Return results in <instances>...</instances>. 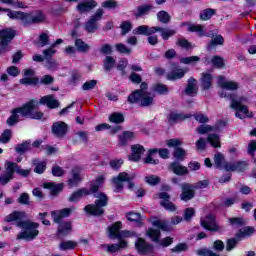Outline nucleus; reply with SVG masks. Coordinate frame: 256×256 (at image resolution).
Listing matches in <instances>:
<instances>
[{"mask_svg":"<svg viewBox=\"0 0 256 256\" xmlns=\"http://www.w3.org/2000/svg\"><path fill=\"white\" fill-rule=\"evenodd\" d=\"M103 183H105V177L99 176L94 182L91 183L90 190H87V188H81L72 193L68 200L71 203H77V201H79L83 197H86V195H91V193H94V197H96L97 199L95 201V204L87 205L84 210L89 215H103V213L105 212L103 207H107L108 198L105 193L97 192L99 191V189H101V187H103Z\"/></svg>","mask_w":256,"mask_h":256,"instance_id":"1","label":"nucleus"},{"mask_svg":"<svg viewBox=\"0 0 256 256\" xmlns=\"http://www.w3.org/2000/svg\"><path fill=\"white\" fill-rule=\"evenodd\" d=\"M27 217L25 212H13L6 216L5 221L7 223L16 222L17 227L23 229L17 236V239H24L25 241H33L37 235H39V224L31 221H23Z\"/></svg>","mask_w":256,"mask_h":256,"instance_id":"2","label":"nucleus"},{"mask_svg":"<svg viewBox=\"0 0 256 256\" xmlns=\"http://www.w3.org/2000/svg\"><path fill=\"white\" fill-rule=\"evenodd\" d=\"M38 106L39 102H37V100H31L22 107L13 109L11 116L6 121L7 125H9V127L17 125V123L21 121L22 117H30V119H43V112H33V110L37 109Z\"/></svg>","mask_w":256,"mask_h":256,"instance_id":"3","label":"nucleus"},{"mask_svg":"<svg viewBox=\"0 0 256 256\" xmlns=\"http://www.w3.org/2000/svg\"><path fill=\"white\" fill-rule=\"evenodd\" d=\"M0 13H7L9 19H16L21 21L23 25H31L33 23H43L45 20V14L42 11H34L25 13L22 11H13L9 8L0 7Z\"/></svg>","mask_w":256,"mask_h":256,"instance_id":"4","label":"nucleus"},{"mask_svg":"<svg viewBox=\"0 0 256 256\" xmlns=\"http://www.w3.org/2000/svg\"><path fill=\"white\" fill-rule=\"evenodd\" d=\"M15 172L21 175V177H29L31 170L21 169L17 163L8 161L5 163V172L0 175V185H7V183L13 179Z\"/></svg>","mask_w":256,"mask_h":256,"instance_id":"5","label":"nucleus"},{"mask_svg":"<svg viewBox=\"0 0 256 256\" xmlns=\"http://www.w3.org/2000/svg\"><path fill=\"white\" fill-rule=\"evenodd\" d=\"M220 97H227L232 101L231 108L235 109L236 117H238V119H247V117H253V112H249L247 106L243 105V103L247 101V98H240L239 100H235V98L232 95L227 94V91L225 90L220 93Z\"/></svg>","mask_w":256,"mask_h":256,"instance_id":"6","label":"nucleus"},{"mask_svg":"<svg viewBox=\"0 0 256 256\" xmlns=\"http://www.w3.org/2000/svg\"><path fill=\"white\" fill-rule=\"evenodd\" d=\"M141 90H136L129 97L128 101L130 103H140L142 107H149L153 105V95L149 92H145L147 89V83L143 82L140 86Z\"/></svg>","mask_w":256,"mask_h":256,"instance_id":"7","label":"nucleus"},{"mask_svg":"<svg viewBox=\"0 0 256 256\" xmlns=\"http://www.w3.org/2000/svg\"><path fill=\"white\" fill-rule=\"evenodd\" d=\"M209 185V182L207 180H202L198 183H196L194 186H191L190 184H182V194H181V200L182 201H191L193 197H195V190L194 189H205Z\"/></svg>","mask_w":256,"mask_h":256,"instance_id":"8","label":"nucleus"},{"mask_svg":"<svg viewBox=\"0 0 256 256\" xmlns=\"http://www.w3.org/2000/svg\"><path fill=\"white\" fill-rule=\"evenodd\" d=\"M105 11L103 8H99L96 12L90 16V18L84 23V29L87 33H95L99 29V21L103 19Z\"/></svg>","mask_w":256,"mask_h":256,"instance_id":"9","label":"nucleus"},{"mask_svg":"<svg viewBox=\"0 0 256 256\" xmlns=\"http://www.w3.org/2000/svg\"><path fill=\"white\" fill-rule=\"evenodd\" d=\"M15 38V32L11 28H6L0 30V54L7 53V51H11V47H9V43L13 41Z\"/></svg>","mask_w":256,"mask_h":256,"instance_id":"10","label":"nucleus"},{"mask_svg":"<svg viewBox=\"0 0 256 256\" xmlns=\"http://www.w3.org/2000/svg\"><path fill=\"white\" fill-rule=\"evenodd\" d=\"M135 178V176L133 175H129L126 172H121L118 177H114L112 179L113 185L115 187V191L116 193H119V191H121V189H123V183H128V187L129 189H133V187H135V184H133V179Z\"/></svg>","mask_w":256,"mask_h":256,"instance_id":"11","label":"nucleus"},{"mask_svg":"<svg viewBox=\"0 0 256 256\" xmlns=\"http://www.w3.org/2000/svg\"><path fill=\"white\" fill-rule=\"evenodd\" d=\"M97 5V1L95 0H83L77 4L76 11L83 15V13H89L90 11H93Z\"/></svg>","mask_w":256,"mask_h":256,"instance_id":"12","label":"nucleus"},{"mask_svg":"<svg viewBox=\"0 0 256 256\" xmlns=\"http://www.w3.org/2000/svg\"><path fill=\"white\" fill-rule=\"evenodd\" d=\"M145 154V147L140 144H134L131 146V154L128 156L129 161H141V157Z\"/></svg>","mask_w":256,"mask_h":256,"instance_id":"13","label":"nucleus"},{"mask_svg":"<svg viewBox=\"0 0 256 256\" xmlns=\"http://www.w3.org/2000/svg\"><path fill=\"white\" fill-rule=\"evenodd\" d=\"M201 225L207 231H219V226L215 222V216L211 214L201 219Z\"/></svg>","mask_w":256,"mask_h":256,"instance_id":"14","label":"nucleus"},{"mask_svg":"<svg viewBox=\"0 0 256 256\" xmlns=\"http://www.w3.org/2000/svg\"><path fill=\"white\" fill-rule=\"evenodd\" d=\"M218 85L226 91H236V89H239V84L237 82L228 81L227 79H225V76L218 77Z\"/></svg>","mask_w":256,"mask_h":256,"instance_id":"15","label":"nucleus"},{"mask_svg":"<svg viewBox=\"0 0 256 256\" xmlns=\"http://www.w3.org/2000/svg\"><path fill=\"white\" fill-rule=\"evenodd\" d=\"M81 181V168L76 166L71 171V177L68 179V185L70 188L77 187Z\"/></svg>","mask_w":256,"mask_h":256,"instance_id":"16","label":"nucleus"},{"mask_svg":"<svg viewBox=\"0 0 256 256\" xmlns=\"http://www.w3.org/2000/svg\"><path fill=\"white\" fill-rule=\"evenodd\" d=\"M73 213V208H64L62 210H55L51 213L54 223H61V219L69 217Z\"/></svg>","mask_w":256,"mask_h":256,"instance_id":"17","label":"nucleus"},{"mask_svg":"<svg viewBox=\"0 0 256 256\" xmlns=\"http://www.w3.org/2000/svg\"><path fill=\"white\" fill-rule=\"evenodd\" d=\"M135 247L138 253H142L143 255H147V253L153 252V246L151 244H147L144 239L138 238L135 242Z\"/></svg>","mask_w":256,"mask_h":256,"instance_id":"18","label":"nucleus"},{"mask_svg":"<svg viewBox=\"0 0 256 256\" xmlns=\"http://www.w3.org/2000/svg\"><path fill=\"white\" fill-rule=\"evenodd\" d=\"M158 30H159V27H149V26L142 25L135 28L133 30V34L149 36V35H153V33H157Z\"/></svg>","mask_w":256,"mask_h":256,"instance_id":"19","label":"nucleus"},{"mask_svg":"<svg viewBox=\"0 0 256 256\" xmlns=\"http://www.w3.org/2000/svg\"><path fill=\"white\" fill-rule=\"evenodd\" d=\"M159 198L162 199V201L160 202V205H162V207H164V209H166V211H175V209H177V207H175V204H173V202L169 201L170 196L168 193L161 192L159 194Z\"/></svg>","mask_w":256,"mask_h":256,"instance_id":"20","label":"nucleus"},{"mask_svg":"<svg viewBox=\"0 0 256 256\" xmlns=\"http://www.w3.org/2000/svg\"><path fill=\"white\" fill-rule=\"evenodd\" d=\"M52 133L56 137H65L67 133V124L65 122H55L52 125Z\"/></svg>","mask_w":256,"mask_h":256,"instance_id":"21","label":"nucleus"},{"mask_svg":"<svg viewBox=\"0 0 256 256\" xmlns=\"http://www.w3.org/2000/svg\"><path fill=\"white\" fill-rule=\"evenodd\" d=\"M102 248L106 249L108 253H117V251H121V249H127V241L120 240L118 244H104Z\"/></svg>","mask_w":256,"mask_h":256,"instance_id":"22","label":"nucleus"},{"mask_svg":"<svg viewBox=\"0 0 256 256\" xmlns=\"http://www.w3.org/2000/svg\"><path fill=\"white\" fill-rule=\"evenodd\" d=\"M225 125V121L218 122L215 127L209 125H201L197 128V131L200 135H205V133H211V131H219V129H221V127H225Z\"/></svg>","mask_w":256,"mask_h":256,"instance_id":"23","label":"nucleus"},{"mask_svg":"<svg viewBox=\"0 0 256 256\" xmlns=\"http://www.w3.org/2000/svg\"><path fill=\"white\" fill-rule=\"evenodd\" d=\"M33 75H34L33 70L26 69L24 71L25 78H22L20 80L21 85H37L39 83L38 78H29V77H33Z\"/></svg>","mask_w":256,"mask_h":256,"instance_id":"24","label":"nucleus"},{"mask_svg":"<svg viewBox=\"0 0 256 256\" xmlns=\"http://www.w3.org/2000/svg\"><path fill=\"white\" fill-rule=\"evenodd\" d=\"M225 171H245L247 169V162L246 161H240V162H234V163H227L225 166Z\"/></svg>","mask_w":256,"mask_h":256,"instance_id":"25","label":"nucleus"},{"mask_svg":"<svg viewBox=\"0 0 256 256\" xmlns=\"http://www.w3.org/2000/svg\"><path fill=\"white\" fill-rule=\"evenodd\" d=\"M40 105H47L49 109H57L59 107V101L53 95H47L40 99Z\"/></svg>","mask_w":256,"mask_h":256,"instance_id":"26","label":"nucleus"},{"mask_svg":"<svg viewBox=\"0 0 256 256\" xmlns=\"http://www.w3.org/2000/svg\"><path fill=\"white\" fill-rule=\"evenodd\" d=\"M169 171H173L175 175H187L189 170L179 162H173L169 166Z\"/></svg>","mask_w":256,"mask_h":256,"instance_id":"27","label":"nucleus"},{"mask_svg":"<svg viewBox=\"0 0 256 256\" xmlns=\"http://www.w3.org/2000/svg\"><path fill=\"white\" fill-rule=\"evenodd\" d=\"M197 91V80L190 78L185 89L186 95H189L190 97H195V95H197Z\"/></svg>","mask_w":256,"mask_h":256,"instance_id":"28","label":"nucleus"},{"mask_svg":"<svg viewBox=\"0 0 256 256\" xmlns=\"http://www.w3.org/2000/svg\"><path fill=\"white\" fill-rule=\"evenodd\" d=\"M185 73H187V71H185L184 69H181V68L172 70L171 72H169L167 74V80L168 81H177V79H183V77H185Z\"/></svg>","mask_w":256,"mask_h":256,"instance_id":"29","label":"nucleus"},{"mask_svg":"<svg viewBox=\"0 0 256 256\" xmlns=\"http://www.w3.org/2000/svg\"><path fill=\"white\" fill-rule=\"evenodd\" d=\"M189 117H191L190 114L171 112L168 116V119L171 123H179V121H185V119H189Z\"/></svg>","mask_w":256,"mask_h":256,"instance_id":"30","label":"nucleus"},{"mask_svg":"<svg viewBox=\"0 0 256 256\" xmlns=\"http://www.w3.org/2000/svg\"><path fill=\"white\" fill-rule=\"evenodd\" d=\"M71 233V222H62L58 226V237H66Z\"/></svg>","mask_w":256,"mask_h":256,"instance_id":"31","label":"nucleus"},{"mask_svg":"<svg viewBox=\"0 0 256 256\" xmlns=\"http://www.w3.org/2000/svg\"><path fill=\"white\" fill-rule=\"evenodd\" d=\"M64 184H55L54 182H47L44 184L45 189H50L52 195H57L59 191H63Z\"/></svg>","mask_w":256,"mask_h":256,"instance_id":"32","label":"nucleus"},{"mask_svg":"<svg viewBox=\"0 0 256 256\" xmlns=\"http://www.w3.org/2000/svg\"><path fill=\"white\" fill-rule=\"evenodd\" d=\"M133 139H135V133L125 131L119 136V145H127V143H129V141H133Z\"/></svg>","mask_w":256,"mask_h":256,"instance_id":"33","label":"nucleus"},{"mask_svg":"<svg viewBox=\"0 0 256 256\" xmlns=\"http://www.w3.org/2000/svg\"><path fill=\"white\" fill-rule=\"evenodd\" d=\"M201 85L203 89H211V85H213V75L209 73H202Z\"/></svg>","mask_w":256,"mask_h":256,"instance_id":"34","label":"nucleus"},{"mask_svg":"<svg viewBox=\"0 0 256 256\" xmlns=\"http://www.w3.org/2000/svg\"><path fill=\"white\" fill-rule=\"evenodd\" d=\"M3 5H11L14 9H27L25 2L19 0H0Z\"/></svg>","mask_w":256,"mask_h":256,"instance_id":"35","label":"nucleus"},{"mask_svg":"<svg viewBox=\"0 0 256 256\" xmlns=\"http://www.w3.org/2000/svg\"><path fill=\"white\" fill-rule=\"evenodd\" d=\"M61 43H63V39H57L56 42L52 44V46L49 49L44 50L43 53H44L45 59H49V57H53V55L57 53V50H55V47H57V45H61Z\"/></svg>","mask_w":256,"mask_h":256,"instance_id":"36","label":"nucleus"},{"mask_svg":"<svg viewBox=\"0 0 256 256\" xmlns=\"http://www.w3.org/2000/svg\"><path fill=\"white\" fill-rule=\"evenodd\" d=\"M121 222H116L112 226L109 227V237L111 239L119 238V229H121Z\"/></svg>","mask_w":256,"mask_h":256,"instance_id":"37","label":"nucleus"},{"mask_svg":"<svg viewBox=\"0 0 256 256\" xmlns=\"http://www.w3.org/2000/svg\"><path fill=\"white\" fill-rule=\"evenodd\" d=\"M152 225L157 229H161V231H171L169 224L165 220L154 219L152 220Z\"/></svg>","mask_w":256,"mask_h":256,"instance_id":"38","label":"nucleus"},{"mask_svg":"<svg viewBox=\"0 0 256 256\" xmlns=\"http://www.w3.org/2000/svg\"><path fill=\"white\" fill-rule=\"evenodd\" d=\"M33 165H35L34 173H38V175L45 173V169H47V161L33 160Z\"/></svg>","mask_w":256,"mask_h":256,"instance_id":"39","label":"nucleus"},{"mask_svg":"<svg viewBox=\"0 0 256 256\" xmlns=\"http://www.w3.org/2000/svg\"><path fill=\"white\" fill-rule=\"evenodd\" d=\"M155 155H157V149L149 150L147 157L144 159V163L148 165H157L159 160L153 158Z\"/></svg>","mask_w":256,"mask_h":256,"instance_id":"40","label":"nucleus"},{"mask_svg":"<svg viewBox=\"0 0 256 256\" xmlns=\"http://www.w3.org/2000/svg\"><path fill=\"white\" fill-rule=\"evenodd\" d=\"M147 237L154 241L155 243H159V238L161 237V231L155 228H149L146 232Z\"/></svg>","mask_w":256,"mask_h":256,"instance_id":"41","label":"nucleus"},{"mask_svg":"<svg viewBox=\"0 0 256 256\" xmlns=\"http://www.w3.org/2000/svg\"><path fill=\"white\" fill-rule=\"evenodd\" d=\"M77 247V242L68 240V241H63L59 245L60 251H71Z\"/></svg>","mask_w":256,"mask_h":256,"instance_id":"42","label":"nucleus"},{"mask_svg":"<svg viewBox=\"0 0 256 256\" xmlns=\"http://www.w3.org/2000/svg\"><path fill=\"white\" fill-rule=\"evenodd\" d=\"M159 31L161 33V37L162 39H164V41H167V39H169V37H173V35H175L176 31L170 28H161L158 27V30H156V32Z\"/></svg>","mask_w":256,"mask_h":256,"instance_id":"43","label":"nucleus"},{"mask_svg":"<svg viewBox=\"0 0 256 256\" xmlns=\"http://www.w3.org/2000/svg\"><path fill=\"white\" fill-rule=\"evenodd\" d=\"M207 142L210 143L212 147H221V138L217 134H209L207 137Z\"/></svg>","mask_w":256,"mask_h":256,"instance_id":"44","label":"nucleus"},{"mask_svg":"<svg viewBox=\"0 0 256 256\" xmlns=\"http://www.w3.org/2000/svg\"><path fill=\"white\" fill-rule=\"evenodd\" d=\"M200 60L199 56L183 57L180 58V63H183V65H195L199 63Z\"/></svg>","mask_w":256,"mask_h":256,"instance_id":"45","label":"nucleus"},{"mask_svg":"<svg viewBox=\"0 0 256 256\" xmlns=\"http://www.w3.org/2000/svg\"><path fill=\"white\" fill-rule=\"evenodd\" d=\"M225 43V39L221 35H215L212 41L208 44V49H213V47L217 45H223Z\"/></svg>","mask_w":256,"mask_h":256,"instance_id":"46","label":"nucleus"},{"mask_svg":"<svg viewBox=\"0 0 256 256\" xmlns=\"http://www.w3.org/2000/svg\"><path fill=\"white\" fill-rule=\"evenodd\" d=\"M188 31H191L192 33H198L200 37H203V35H205V30L203 29V26L199 24H190L188 26Z\"/></svg>","mask_w":256,"mask_h":256,"instance_id":"47","label":"nucleus"},{"mask_svg":"<svg viewBox=\"0 0 256 256\" xmlns=\"http://www.w3.org/2000/svg\"><path fill=\"white\" fill-rule=\"evenodd\" d=\"M109 121L111 123L119 124L125 121V117L123 116V114L115 112L109 116Z\"/></svg>","mask_w":256,"mask_h":256,"instance_id":"48","label":"nucleus"},{"mask_svg":"<svg viewBox=\"0 0 256 256\" xmlns=\"http://www.w3.org/2000/svg\"><path fill=\"white\" fill-rule=\"evenodd\" d=\"M75 47L80 51L81 53H86V51H89L90 47L89 44L85 43L81 39H77L75 41Z\"/></svg>","mask_w":256,"mask_h":256,"instance_id":"49","label":"nucleus"},{"mask_svg":"<svg viewBox=\"0 0 256 256\" xmlns=\"http://www.w3.org/2000/svg\"><path fill=\"white\" fill-rule=\"evenodd\" d=\"M223 161H225V158L223 157V154L221 153H217L214 156V163L216 165V167H218V169H225V164H223Z\"/></svg>","mask_w":256,"mask_h":256,"instance_id":"50","label":"nucleus"},{"mask_svg":"<svg viewBox=\"0 0 256 256\" xmlns=\"http://www.w3.org/2000/svg\"><path fill=\"white\" fill-rule=\"evenodd\" d=\"M213 15H215V9L208 8L200 13V18L202 21H209Z\"/></svg>","mask_w":256,"mask_h":256,"instance_id":"51","label":"nucleus"},{"mask_svg":"<svg viewBox=\"0 0 256 256\" xmlns=\"http://www.w3.org/2000/svg\"><path fill=\"white\" fill-rule=\"evenodd\" d=\"M255 233L254 227H244L240 229L239 234H237V237H249V235H253Z\"/></svg>","mask_w":256,"mask_h":256,"instance_id":"52","label":"nucleus"},{"mask_svg":"<svg viewBox=\"0 0 256 256\" xmlns=\"http://www.w3.org/2000/svg\"><path fill=\"white\" fill-rule=\"evenodd\" d=\"M115 67V59L111 56H107L104 60V69L106 71H111Z\"/></svg>","mask_w":256,"mask_h":256,"instance_id":"53","label":"nucleus"},{"mask_svg":"<svg viewBox=\"0 0 256 256\" xmlns=\"http://www.w3.org/2000/svg\"><path fill=\"white\" fill-rule=\"evenodd\" d=\"M211 63L213 67H216V69H221V67L225 65V61L219 56H214L211 60Z\"/></svg>","mask_w":256,"mask_h":256,"instance_id":"54","label":"nucleus"},{"mask_svg":"<svg viewBox=\"0 0 256 256\" xmlns=\"http://www.w3.org/2000/svg\"><path fill=\"white\" fill-rule=\"evenodd\" d=\"M157 17L160 23H169V20L171 19L169 13H167L166 11L158 12Z\"/></svg>","mask_w":256,"mask_h":256,"instance_id":"55","label":"nucleus"},{"mask_svg":"<svg viewBox=\"0 0 256 256\" xmlns=\"http://www.w3.org/2000/svg\"><path fill=\"white\" fill-rule=\"evenodd\" d=\"M11 135L12 132L9 129H6L2 135L0 136V143H9V141H11Z\"/></svg>","mask_w":256,"mask_h":256,"instance_id":"56","label":"nucleus"},{"mask_svg":"<svg viewBox=\"0 0 256 256\" xmlns=\"http://www.w3.org/2000/svg\"><path fill=\"white\" fill-rule=\"evenodd\" d=\"M154 91L160 95H167L169 93V89L163 84H157L154 86Z\"/></svg>","mask_w":256,"mask_h":256,"instance_id":"57","label":"nucleus"},{"mask_svg":"<svg viewBox=\"0 0 256 256\" xmlns=\"http://www.w3.org/2000/svg\"><path fill=\"white\" fill-rule=\"evenodd\" d=\"M116 51H118V53H124L125 55L131 53V49L123 43L116 44Z\"/></svg>","mask_w":256,"mask_h":256,"instance_id":"58","label":"nucleus"},{"mask_svg":"<svg viewBox=\"0 0 256 256\" xmlns=\"http://www.w3.org/2000/svg\"><path fill=\"white\" fill-rule=\"evenodd\" d=\"M197 255L199 256H218L217 253L207 249V248H201L196 251Z\"/></svg>","mask_w":256,"mask_h":256,"instance_id":"59","label":"nucleus"},{"mask_svg":"<svg viewBox=\"0 0 256 256\" xmlns=\"http://www.w3.org/2000/svg\"><path fill=\"white\" fill-rule=\"evenodd\" d=\"M185 155H187V152L181 148H176L174 151V157L177 161H183V159H185Z\"/></svg>","mask_w":256,"mask_h":256,"instance_id":"60","label":"nucleus"},{"mask_svg":"<svg viewBox=\"0 0 256 256\" xmlns=\"http://www.w3.org/2000/svg\"><path fill=\"white\" fill-rule=\"evenodd\" d=\"M120 27L122 29V35H127V33L133 29V25L129 21L122 22Z\"/></svg>","mask_w":256,"mask_h":256,"instance_id":"61","label":"nucleus"},{"mask_svg":"<svg viewBox=\"0 0 256 256\" xmlns=\"http://www.w3.org/2000/svg\"><path fill=\"white\" fill-rule=\"evenodd\" d=\"M52 175L54 177H63V175H65V170L60 166L55 165L52 167Z\"/></svg>","mask_w":256,"mask_h":256,"instance_id":"62","label":"nucleus"},{"mask_svg":"<svg viewBox=\"0 0 256 256\" xmlns=\"http://www.w3.org/2000/svg\"><path fill=\"white\" fill-rule=\"evenodd\" d=\"M145 181H146V183H148V185H157V183H159L160 179L158 176L150 175V176L145 177Z\"/></svg>","mask_w":256,"mask_h":256,"instance_id":"63","label":"nucleus"},{"mask_svg":"<svg viewBox=\"0 0 256 256\" xmlns=\"http://www.w3.org/2000/svg\"><path fill=\"white\" fill-rule=\"evenodd\" d=\"M17 153H25V151H29V142H23L16 146Z\"/></svg>","mask_w":256,"mask_h":256,"instance_id":"64","label":"nucleus"}]
</instances>
